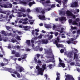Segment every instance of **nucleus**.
Here are the masks:
<instances>
[{
    "label": "nucleus",
    "instance_id": "f257e3e1",
    "mask_svg": "<svg viewBox=\"0 0 80 80\" xmlns=\"http://www.w3.org/2000/svg\"><path fill=\"white\" fill-rule=\"evenodd\" d=\"M59 41H58L57 40H55L54 42H53V43L54 44H55L58 48H59V47H61V48H63V45L62 44H59Z\"/></svg>",
    "mask_w": 80,
    "mask_h": 80
},
{
    "label": "nucleus",
    "instance_id": "f03ea898",
    "mask_svg": "<svg viewBox=\"0 0 80 80\" xmlns=\"http://www.w3.org/2000/svg\"><path fill=\"white\" fill-rule=\"evenodd\" d=\"M65 80H75L74 78H73V76L69 74H67L66 75V78Z\"/></svg>",
    "mask_w": 80,
    "mask_h": 80
},
{
    "label": "nucleus",
    "instance_id": "7ed1b4c3",
    "mask_svg": "<svg viewBox=\"0 0 80 80\" xmlns=\"http://www.w3.org/2000/svg\"><path fill=\"white\" fill-rule=\"evenodd\" d=\"M36 68L37 70H38V75H43V72H42V68H40V66H37L36 67Z\"/></svg>",
    "mask_w": 80,
    "mask_h": 80
},
{
    "label": "nucleus",
    "instance_id": "20e7f679",
    "mask_svg": "<svg viewBox=\"0 0 80 80\" xmlns=\"http://www.w3.org/2000/svg\"><path fill=\"white\" fill-rule=\"evenodd\" d=\"M38 17L41 20L44 21L46 20L47 19V18H45V16L44 15H38Z\"/></svg>",
    "mask_w": 80,
    "mask_h": 80
},
{
    "label": "nucleus",
    "instance_id": "39448f33",
    "mask_svg": "<svg viewBox=\"0 0 80 80\" xmlns=\"http://www.w3.org/2000/svg\"><path fill=\"white\" fill-rule=\"evenodd\" d=\"M49 53H50L52 55V57H48V58H53V59H54V55L53 54L52 50L51 49H49Z\"/></svg>",
    "mask_w": 80,
    "mask_h": 80
},
{
    "label": "nucleus",
    "instance_id": "423d86ee",
    "mask_svg": "<svg viewBox=\"0 0 80 80\" xmlns=\"http://www.w3.org/2000/svg\"><path fill=\"white\" fill-rule=\"evenodd\" d=\"M66 14L67 15L68 17H71V16H72V13L71 12L68 10L66 12Z\"/></svg>",
    "mask_w": 80,
    "mask_h": 80
},
{
    "label": "nucleus",
    "instance_id": "0eeeda50",
    "mask_svg": "<svg viewBox=\"0 0 80 80\" xmlns=\"http://www.w3.org/2000/svg\"><path fill=\"white\" fill-rule=\"evenodd\" d=\"M4 60H5V62H7V63H1V66H4V65H8V61L6 59H4Z\"/></svg>",
    "mask_w": 80,
    "mask_h": 80
},
{
    "label": "nucleus",
    "instance_id": "6e6552de",
    "mask_svg": "<svg viewBox=\"0 0 80 80\" xmlns=\"http://www.w3.org/2000/svg\"><path fill=\"white\" fill-rule=\"evenodd\" d=\"M67 57L68 58H73V53L71 52H69L68 53L67 56Z\"/></svg>",
    "mask_w": 80,
    "mask_h": 80
},
{
    "label": "nucleus",
    "instance_id": "1a4fd4ad",
    "mask_svg": "<svg viewBox=\"0 0 80 80\" xmlns=\"http://www.w3.org/2000/svg\"><path fill=\"white\" fill-rule=\"evenodd\" d=\"M59 20L61 22H63V21H66L67 19H66V18L63 16L61 17V18H59Z\"/></svg>",
    "mask_w": 80,
    "mask_h": 80
},
{
    "label": "nucleus",
    "instance_id": "9d476101",
    "mask_svg": "<svg viewBox=\"0 0 80 80\" xmlns=\"http://www.w3.org/2000/svg\"><path fill=\"white\" fill-rule=\"evenodd\" d=\"M41 42H42V44H47L48 42V39H42Z\"/></svg>",
    "mask_w": 80,
    "mask_h": 80
},
{
    "label": "nucleus",
    "instance_id": "9b49d317",
    "mask_svg": "<svg viewBox=\"0 0 80 80\" xmlns=\"http://www.w3.org/2000/svg\"><path fill=\"white\" fill-rule=\"evenodd\" d=\"M0 7H4V8H9V6H8V3L3 4V5H0Z\"/></svg>",
    "mask_w": 80,
    "mask_h": 80
},
{
    "label": "nucleus",
    "instance_id": "f8f14e48",
    "mask_svg": "<svg viewBox=\"0 0 80 80\" xmlns=\"http://www.w3.org/2000/svg\"><path fill=\"white\" fill-rule=\"evenodd\" d=\"M42 72H43V71H44V70L47 69V68H46V64H44L42 66Z\"/></svg>",
    "mask_w": 80,
    "mask_h": 80
},
{
    "label": "nucleus",
    "instance_id": "ddd939ff",
    "mask_svg": "<svg viewBox=\"0 0 80 80\" xmlns=\"http://www.w3.org/2000/svg\"><path fill=\"white\" fill-rule=\"evenodd\" d=\"M57 75V77L56 78V80H60V73L57 72L56 73Z\"/></svg>",
    "mask_w": 80,
    "mask_h": 80
},
{
    "label": "nucleus",
    "instance_id": "4468645a",
    "mask_svg": "<svg viewBox=\"0 0 80 80\" xmlns=\"http://www.w3.org/2000/svg\"><path fill=\"white\" fill-rule=\"evenodd\" d=\"M19 72H22L24 71V68L23 67H22L21 66H19Z\"/></svg>",
    "mask_w": 80,
    "mask_h": 80
},
{
    "label": "nucleus",
    "instance_id": "2eb2a0df",
    "mask_svg": "<svg viewBox=\"0 0 80 80\" xmlns=\"http://www.w3.org/2000/svg\"><path fill=\"white\" fill-rule=\"evenodd\" d=\"M75 59H78V57L77 54L74 53L73 59L75 60Z\"/></svg>",
    "mask_w": 80,
    "mask_h": 80
},
{
    "label": "nucleus",
    "instance_id": "dca6fc26",
    "mask_svg": "<svg viewBox=\"0 0 80 80\" xmlns=\"http://www.w3.org/2000/svg\"><path fill=\"white\" fill-rule=\"evenodd\" d=\"M26 43L28 46H30V40H27Z\"/></svg>",
    "mask_w": 80,
    "mask_h": 80
},
{
    "label": "nucleus",
    "instance_id": "f3484780",
    "mask_svg": "<svg viewBox=\"0 0 80 80\" xmlns=\"http://www.w3.org/2000/svg\"><path fill=\"white\" fill-rule=\"evenodd\" d=\"M15 56L16 57H20V55L19 53L17 52L15 54Z\"/></svg>",
    "mask_w": 80,
    "mask_h": 80
},
{
    "label": "nucleus",
    "instance_id": "a211bd4d",
    "mask_svg": "<svg viewBox=\"0 0 80 80\" xmlns=\"http://www.w3.org/2000/svg\"><path fill=\"white\" fill-rule=\"evenodd\" d=\"M35 3V2H30L28 3V5H29V7H32V5H33V4H34Z\"/></svg>",
    "mask_w": 80,
    "mask_h": 80
},
{
    "label": "nucleus",
    "instance_id": "6ab92c4d",
    "mask_svg": "<svg viewBox=\"0 0 80 80\" xmlns=\"http://www.w3.org/2000/svg\"><path fill=\"white\" fill-rule=\"evenodd\" d=\"M65 12L63 11H59V15H65Z\"/></svg>",
    "mask_w": 80,
    "mask_h": 80
},
{
    "label": "nucleus",
    "instance_id": "aec40b11",
    "mask_svg": "<svg viewBox=\"0 0 80 80\" xmlns=\"http://www.w3.org/2000/svg\"><path fill=\"white\" fill-rule=\"evenodd\" d=\"M59 64L63 67V68H64L65 67V64L63 63L60 62H59Z\"/></svg>",
    "mask_w": 80,
    "mask_h": 80
},
{
    "label": "nucleus",
    "instance_id": "412c9836",
    "mask_svg": "<svg viewBox=\"0 0 80 80\" xmlns=\"http://www.w3.org/2000/svg\"><path fill=\"white\" fill-rule=\"evenodd\" d=\"M72 25H78V24L77 22L76 21H73L72 22Z\"/></svg>",
    "mask_w": 80,
    "mask_h": 80
},
{
    "label": "nucleus",
    "instance_id": "4be33fe9",
    "mask_svg": "<svg viewBox=\"0 0 80 80\" xmlns=\"http://www.w3.org/2000/svg\"><path fill=\"white\" fill-rule=\"evenodd\" d=\"M7 33L5 32L4 31H2V34L3 35H4L5 36H6L7 34H6Z\"/></svg>",
    "mask_w": 80,
    "mask_h": 80
},
{
    "label": "nucleus",
    "instance_id": "5701e85b",
    "mask_svg": "<svg viewBox=\"0 0 80 80\" xmlns=\"http://www.w3.org/2000/svg\"><path fill=\"white\" fill-rule=\"evenodd\" d=\"M53 38V35L51 34L50 36L49 37V38H48V40H50V39H52Z\"/></svg>",
    "mask_w": 80,
    "mask_h": 80
},
{
    "label": "nucleus",
    "instance_id": "b1692460",
    "mask_svg": "<svg viewBox=\"0 0 80 80\" xmlns=\"http://www.w3.org/2000/svg\"><path fill=\"white\" fill-rule=\"evenodd\" d=\"M45 27L46 28H50V25L45 24Z\"/></svg>",
    "mask_w": 80,
    "mask_h": 80
},
{
    "label": "nucleus",
    "instance_id": "393cba45",
    "mask_svg": "<svg viewBox=\"0 0 80 80\" xmlns=\"http://www.w3.org/2000/svg\"><path fill=\"white\" fill-rule=\"evenodd\" d=\"M44 78H45V80L44 79H43V80H47V78H48V75H47V74H45L44 75Z\"/></svg>",
    "mask_w": 80,
    "mask_h": 80
},
{
    "label": "nucleus",
    "instance_id": "a878e982",
    "mask_svg": "<svg viewBox=\"0 0 80 80\" xmlns=\"http://www.w3.org/2000/svg\"><path fill=\"white\" fill-rule=\"evenodd\" d=\"M16 38L17 39V40H21L20 37L19 36H17Z\"/></svg>",
    "mask_w": 80,
    "mask_h": 80
},
{
    "label": "nucleus",
    "instance_id": "bb28decb",
    "mask_svg": "<svg viewBox=\"0 0 80 80\" xmlns=\"http://www.w3.org/2000/svg\"><path fill=\"white\" fill-rule=\"evenodd\" d=\"M16 53V51L15 50H13L12 51V54L14 55Z\"/></svg>",
    "mask_w": 80,
    "mask_h": 80
},
{
    "label": "nucleus",
    "instance_id": "cd10ccee",
    "mask_svg": "<svg viewBox=\"0 0 80 80\" xmlns=\"http://www.w3.org/2000/svg\"><path fill=\"white\" fill-rule=\"evenodd\" d=\"M22 56L23 57L22 58V59H25V58H26V57H27V54H25Z\"/></svg>",
    "mask_w": 80,
    "mask_h": 80
},
{
    "label": "nucleus",
    "instance_id": "c85d7f7f",
    "mask_svg": "<svg viewBox=\"0 0 80 80\" xmlns=\"http://www.w3.org/2000/svg\"><path fill=\"white\" fill-rule=\"evenodd\" d=\"M21 13H21L20 12H18V14H19L18 15V17H22V14H21Z\"/></svg>",
    "mask_w": 80,
    "mask_h": 80
},
{
    "label": "nucleus",
    "instance_id": "c756f323",
    "mask_svg": "<svg viewBox=\"0 0 80 80\" xmlns=\"http://www.w3.org/2000/svg\"><path fill=\"white\" fill-rule=\"evenodd\" d=\"M8 6H9V7L10 8H12V6H13V5H12V4L11 3H8Z\"/></svg>",
    "mask_w": 80,
    "mask_h": 80
},
{
    "label": "nucleus",
    "instance_id": "7c9ffc66",
    "mask_svg": "<svg viewBox=\"0 0 80 80\" xmlns=\"http://www.w3.org/2000/svg\"><path fill=\"white\" fill-rule=\"evenodd\" d=\"M71 27L72 30H75V29H77V28L76 27H73L72 26H71Z\"/></svg>",
    "mask_w": 80,
    "mask_h": 80
},
{
    "label": "nucleus",
    "instance_id": "2f4dec72",
    "mask_svg": "<svg viewBox=\"0 0 80 80\" xmlns=\"http://www.w3.org/2000/svg\"><path fill=\"white\" fill-rule=\"evenodd\" d=\"M77 43V41H74L71 42V43H72V44H74V45H76V43Z\"/></svg>",
    "mask_w": 80,
    "mask_h": 80
},
{
    "label": "nucleus",
    "instance_id": "473e14b6",
    "mask_svg": "<svg viewBox=\"0 0 80 80\" xmlns=\"http://www.w3.org/2000/svg\"><path fill=\"white\" fill-rule=\"evenodd\" d=\"M60 38V37H58L57 38V41H58V42H63L62 41H60V38Z\"/></svg>",
    "mask_w": 80,
    "mask_h": 80
},
{
    "label": "nucleus",
    "instance_id": "72a5a7b5",
    "mask_svg": "<svg viewBox=\"0 0 80 80\" xmlns=\"http://www.w3.org/2000/svg\"><path fill=\"white\" fill-rule=\"evenodd\" d=\"M45 9H42V10L41 11V12L42 14H45Z\"/></svg>",
    "mask_w": 80,
    "mask_h": 80
},
{
    "label": "nucleus",
    "instance_id": "f704fd0d",
    "mask_svg": "<svg viewBox=\"0 0 80 80\" xmlns=\"http://www.w3.org/2000/svg\"><path fill=\"white\" fill-rule=\"evenodd\" d=\"M17 41V40L15 39H13V38H12L11 39V42L12 43H15V42H16Z\"/></svg>",
    "mask_w": 80,
    "mask_h": 80
},
{
    "label": "nucleus",
    "instance_id": "c9c22d12",
    "mask_svg": "<svg viewBox=\"0 0 80 80\" xmlns=\"http://www.w3.org/2000/svg\"><path fill=\"white\" fill-rule=\"evenodd\" d=\"M52 66L53 65L52 64H50L48 65V67L50 68V69H52Z\"/></svg>",
    "mask_w": 80,
    "mask_h": 80
},
{
    "label": "nucleus",
    "instance_id": "e433bc0d",
    "mask_svg": "<svg viewBox=\"0 0 80 80\" xmlns=\"http://www.w3.org/2000/svg\"><path fill=\"white\" fill-rule=\"evenodd\" d=\"M74 6L75 7H77L78 5V3H77V2H74Z\"/></svg>",
    "mask_w": 80,
    "mask_h": 80
},
{
    "label": "nucleus",
    "instance_id": "4c0bfd02",
    "mask_svg": "<svg viewBox=\"0 0 80 80\" xmlns=\"http://www.w3.org/2000/svg\"><path fill=\"white\" fill-rule=\"evenodd\" d=\"M34 60L35 63H38V60H37V59L36 57L34 58Z\"/></svg>",
    "mask_w": 80,
    "mask_h": 80
},
{
    "label": "nucleus",
    "instance_id": "58836bf2",
    "mask_svg": "<svg viewBox=\"0 0 80 80\" xmlns=\"http://www.w3.org/2000/svg\"><path fill=\"white\" fill-rule=\"evenodd\" d=\"M67 43L68 44H70V43H72V42L70 41V40H68L67 41Z\"/></svg>",
    "mask_w": 80,
    "mask_h": 80
},
{
    "label": "nucleus",
    "instance_id": "ea45409f",
    "mask_svg": "<svg viewBox=\"0 0 80 80\" xmlns=\"http://www.w3.org/2000/svg\"><path fill=\"white\" fill-rule=\"evenodd\" d=\"M6 28L8 30H10V29L11 28L10 27L8 26H6Z\"/></svg>",
    "mask_w": 80,
    "mask_h": 80
},
{
    "label": "nucleus",
    "instance_id": "a19ab883",
    "mask_svg": "<svg viewBox=\"0 0 80 80\" xmlns=\"http://www.w3.org/2000/svg\"><path fill=\"white\" fill-rule=\"evenodd\" d=\"M71 7H72V8H73L74 7H75L74 3H73L72 4H71Z\"/></svg>",
    "mask_w": 80,
    "mask_h": 80
},
{
    "label": "nucleus",
    "instance_id": "79ce46f5",
    "mask_svg": "<svg viewBox=\"0 0 80 80\" xmlns=\"http://www.w3.org/2000/svg\"><path fill=\"white\" fill-rule=\"evenodd\" d=\"M8 71L10 72V73H12V69L11 68H9L8 69Z\"/></svg>",
    "mask_w": 80,
    "mask_h": 80
},
{
    "label": "nucleus",
    "instance_id": "37998d69",
    "mask_svg": "<svg viewBox=\"0 0 80 80\" xmlns=\"http://www.w3.org/2000/svg\"><path fill=\"white\" fill-rule=\"evenodd\" d=\"M21 3L24 5H27V2L25 1H22Z\"/></svg>",
    "mask_w": 80,
    "mask_h": 80
},
{
    "label": "nucleus",
    "instance_id": "c03bdc74",
    "mask_svg": "<svg viewBox=\"0 0 80 80\" xmlns=\"http://www.w3.org/2000/svg\"><path fill=\"white\" fill-rule=\"evenodd\" d=\"M13 73H14L15 75H17L18 73V72H17V71H15L14 72H13Z\"/></svg>",
    "mask_w": 80,
    "mask_h": 80
},
{
    "label": "nucleus",
    "instance_id": "a18cd8bd",
    "mask_svg": "<svg viewBox=\"0 0 80 80\" xmlns=\"http://www.w3.org/2000/svg\"><path fill=\"white\" fill-rule=\"evenodd\" d=\"M60 52L61 53H63L64 52V49H62L60 50Z\"/></svg>",
    "mask_w": 80,
    "mask_h": 80
},
{
    "label": "nucleus",
    "instance_id": "49530a36",
    "mask_svg": "<svg viewBox=\"0 0 80 80\" xmlns=\"http://www.w3.org/2000/svg\"><path fill=\"white\" fill-rule=\"evenodd\" d=\"M46 3H50V0H47L45 2Z\"/></svg>",
    "mask_w": 80,
    "mask_h": 80
},
{
    "label": "nucleus",
    "instance_id": "de8ad7c7",
    "mask_svg": "<svg viewBox=\"0 0 80 80\" xmlns=\"http://www.w3.org/2000/svg\"><path fill=\"white\" fill-rule=\"evenodd\" d=\"M23 24H27V23H28V22H26V21H24L22 22Z\"/></svg>",
    "mask_w": 80,
    "mask_h": 80
},
{
    "label": "nucleus",
    "instance_id": "09e8293b",
    "mask_svg": "<svg viewBox=\"0 0 80 80\" xmlns=\"http://www.w3.org/2000/svg\"><path fill=\"white\" fill-rule=\"evenodd\" d=\"M75 66L80 67V64L79 63L76 62Z\"/></svg>",
    "mask_w": 80,
    "mask_h": 80
},
{
    "label": "nucleus",
    "instance_id": "8fccbe9b",
    "mask_svg": "<svg viewBox=\"0 0 80 80\" xmlns=\"http://www.w3.org/2000/svg\"><path fill=\"white\" fill-rule=\"evenodd\" d=\"M17 77H18V78H20V74H19V73H18L17 74Z\"/></svg>",
    "mask_w": 80,
    "mask_h": 80
},
{
    "label": "nucleus",
    "instance_id": "3c124183",
    "mask_svg": "<svg viewBox=\"0 0 80 80\" xmlns=\"http://www.w3.org/2000/svg\"><path fill=\"white\" fill-rule=\"evenodd\" d=\"M75 64V62H72L70 63V65H73Z\"/></svg>",
    "mask_w": 80,
    "mask_h": 80
},
{
    "label": "nucleus",
    "instance_id": "603ef678",
    "mask_svg": "<svg viewBox=\"0 0 80 80\" xmlns=\"http://www.w3.org/2000/svg\"><path fill=\"white\" fill-rule=\"evenodd\" d=\"M51 8H53L54 7H55V5L54 4H52L51 6Z\"/></svg>",
    "mask_w": 80,
    "mask_h": 80
},
{
    "label": "nucleus",
    "instance_id": "864d4df0",
    "mask_svg": "<svg viewBox=\"0 0 80 80\" xmlns=\"http://www.w3.org/2000/svg\"><path fill=\"white\" fill-rule=\"evenodd\" d=\"M76 22H78L79 21H80V19L78 18H77L76 19Z\"/></svg>",
    "mask_w": 80,
    "mask_h": 80
},
{
    "label": "nucleus",
    "instance_id": "5fc2aeb1",
    "mask_svg": "<svg viewBox=\"0 0 80 80\" xmlns=\"http://www.w3.org/2000/svg\"><path fill=\"white\" fill-rule=\"evenodd\" d=\"M54 35H55V36L57 37V35H58V32H55Z\"/></svg>",
    "mask_w": 80,
    "mask_h": 80
},
{
    "label": "nucleus",
    "instance_id": "6e6d98bb",
    "mask_svg": "<svg viewBox=\"0 0 80 80\" xmlns=\"http://www.w3.org/2000/svg\"><path fill=\"white\" fill-rule=\"evenodd\" d=\"M72 19H69V23H72Z\"/></svg>",
    "mask_w": 80,
    "mask_h": 80
},
{
    "label": "nucleus",
    "instance_id": "4d7b16f0",
    "mask_svg": "<svg viewBox=\"0 0 80 80\" xmlns=\"http://www.w3.org/2000/svg\"><path fill=\"white\" fill-rule=\"evenodd\" d=\"M71 17H72L73 18H75L76 17V16H75V15H73V14H72V16H71Z\"/></svg>",
    "mask_w": 80,
    "mask_h": 80
},
{
    "label": "nucleus",
    "instance_id": "13d9d810",
    "mask_svg": "<svg viewBox=\"0 0 80 80\" xmlns=\"http://www.w3.org/2000/svg\"><path fill=\"white\" fill-rule=\"evenodd\" d=\"M40 54H37V58H39L40 57Z\"/></svg>",
    "mask_w": 80,
    "mask_h": 80
},
{
    "label": "nucleus",
    "instance_id": "bf43d9fd",
    "mask_svg": "<svg viewBox=\"0 0 80 80\" xmlns=\"http://www.w3.org/2000/svg\"><path fill=\"white\" fill-rule=\"evenodd\" d=\"M38 38L41 39L42 38V35H40L38 36Z\"/></svg>",
    "mask_w": 80,
    "mask_h": 80
},
{
    "label": "nucleus",
    "instance_id": "052dcab7",
    "mask_svg": "<svg viewBox=\"0 0 80 80\" xmlns=\"http://www.w3.org/2000/svg\"><path fill=\"white\" fill-rule=\"evenodd\" d=\"M58 3H59L60 5H61V4H62V1H61V0H59L58 2Z\"/></svg>",
    "mask_w": 80,
    "mask_h": 80
},
{
    "label": "nucleus",
    "instance_id": "680f3d73",
    "mask_svg": "<svg viewBox=\"0 0 80 80\" xmlns=\"http://www.w3.org/2000/svg\"><path fill=\"white\" fill-rule=\"evenodd\" d=\"M13 4L14 5H17L18 4V3L16 2H13Z\"/></svg>",
    "mask_w": 80,
    "mask_h": 80
},
{
    "label": "nucleus",
    "instance_id": "e2e57ef3",
    "mask_svg": "<svg viewBox=\"0 0 80 80\" xmlns=\"http://www.w3.org/2000/svg\"><path fill=\"white\" fill-rule=\"evenodd\" d=\"M59 60L60 62H62V60L60 58H59Z\"/></svg>",
    "mask_w": 80,
    "mask_h": 80
},
{
    "label": "nucleus",
    "instance_id": "0e129e2a",
    "mask_svg": "<svg viewBox=\"0 0 80 80\" xmlns=\"http://www.w3.org/2000/svg\"><path fill=\"white\" fill-rule=\"evenodd\" d=\"M38 63H41L42 61H40V60H38Z\"/></svg>",
    "mask_w": 80,
    "mask_h": 80
},
{
    "label": "nucleus",
    "instance_id": "69168bd1",
    "mask_svg": "<svg viewBox=\"0 0 80 80\" xmlns=\"http://www.w3.org/2000/svg\"><path fill=\"white\" fill-rule=\"evenodd\" d=\"M74 40V38H71V40H70V41L71 42H73V41Z\"/></svg>",
    "mask_w": 80,
    "mask_h": 80
},
{
    "label": "nucleus",
    "instance_id": "338daca9",
    "mask_svg": "<svg viewBox=\"0 0 80 80\" xmlns=\"http://www.w3.org/2000/svg\"><path fill=\"white\" fill-rule=\"evenodd\" d=\"M36 12H39V9L38 8H37L36 9Z\"/></svg>",
    "mask_w": 80,
    "mask_h": 80
},
{
    "label": "nucleus",
    "instance_id": "774afa93",
    "mask_svg": "<svg viewBox=\"0 0 80 80\" xmlns=\"http://www.w3.org/2000/svg\"><path fill=\"white\" fill-rule=\"evenodd\" d=\"M27 12H28V13H29V12H30V9H27Z\"/></svg>",
    "mask_w": 80,
    "mask_h": 80
}]
</instances>
